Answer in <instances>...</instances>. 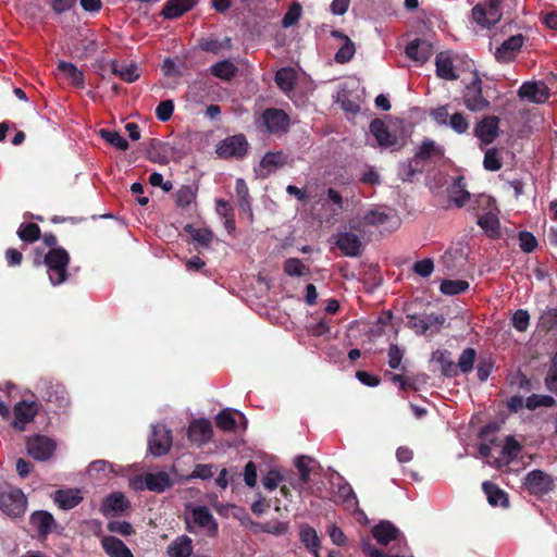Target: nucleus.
<instances>
[{
  "mask_svg": "<svg viewBox=\"0 0 557 557\" xmlns=\"http://www.w3.org/2000/svg\"><path fill=\"white\" fill-rule=\"evenodd\" d=\"M185 523L190 533L201 531L211 537L218 534V522L206 506L186 505Z\"/></svg>",
  "mask_w": 557,
  "mask_h": 557,
  "instance_id": "f257e3e1",
  "label": "nucleus"
},
{
  "mask_svg": "<svg viewBox=\"0 0 557 557\" xmlns=\"http://www.w3.org/2000/svg\"><path fill=\"white\" fill-rule=\"evenodd\" d=\"M69 260V253L63 248L51 249L45 256V263L48 267V275L52 285H59L65 282L67 277L66 268Z\"/></svg>",
  "mask_w": 557,
  "mask_h": 557,
  "instance_id": "f03ea898",
  "label": "nucleus"
},
{
  "mask_svg": "<svg viewBox=\"0 0 557 557\" xmlns=\"http://www.w3.org/2000/svg\"><path fill=\"white\" fill-rule=\"evenodd\" d=\"M462 101L466 108L473 112L490 108L491 103L483 95V83L478 72L473 73L472 81L466 85L462 92Z\"/></svg>",
  "mask_w": 557,
  "mask_h": 557,
  "instance_id": "7ed1b4c3",
  "label": "nucleus"
},
{
  "mask_svg": "<svg viewBox=\"0 0 557 557\" xmlns=\"http://www.w3.org/2000/svg\"><path fill=\"white\" fill-rule=\"evenodd\" d=\"M502 0H488L478 3L472 9L473 21L483 28L495 26L503 16Z\"/></svg>",
  "mask_w": 557,
  "mask_h": 557,
  "instance_id": "20e7f679",
  "label": "nucleus"
},
{
  "mask_svg": "<svg viewBox=\"0 0 557 557\" xmlns=\"http://www.w3.org/2000/svg\"><path fill=\"white\" fill-rule=\"evenodd\" d=\"M26 497L20 488L0 490V509L8 516L18 517L26 510Z\"/></svg>",
  "mask_w": 557,
  "mask_h": 557,
  "instance_id": "39448f33",
  "label": "nucleus"
},
{
  "mask_svg": "<svg viewBox=\"0 0 557 557\" xmlns=\"http://www.w3.org/2000/svg\"><path fill=\"white\" fill-rule=\"evenodd\" d=\"M260 119L270 134L285 133L289 128L290 119L282 109L268 108L262 112Z\"/></svg>",
  "mask_w": 557,
  "mask_h": 557,
  "instance_id": "423d86ee",
  "label": "nucleus"
},
{
  "mask_svg": "<svg viewBox=\"0 0 557 557\" xmlns=\"http://www.w3.org/2000/svg\"><path fill=\"white\" fill-rule=\"evenodd\" d=\"M332 500L344 505L347 509H355L358 499L351 486L338 474L336 481H331Z\"/></svg>",
  "mask_w": 557,
  "mask_h": 557,
  "instance_id": "0eeeda50",
  "label": "nucleus"
},
{
  "mask_svg": "<svg viewBox=\"0 0 557 557\" xmlns=\"http://www.w3.org/2000/svg\"><path fill=\"white\" fill-rule=\"evenodd\" d=\"M26 449L28 455L34 459L46 461L52 456L55 449V443L45 435H34L28 437Z\"/></svg>",
  "mask_w": 557,
  "mask_h": 557,
  "instance_id": "6e6552de",
  "label": "nucleus"
},
{
  "mask_svg": "<svg viewBox=\"0 0 557 557\" xmlns=\"http://www.w3.org/2000/svg\"><path fill=\"white\" fill-rule=\"evenodd\" d=\"M248 141L242 134L225 138L218 147L216 152L221 158H244L248 152Z\"/></svg>",
  "mask_w": 557,
  "mask_h": 557,
  "instance_id": "1a4fd4ad",
  "label": "nucleus"
},
{
  "mask_svg": "<svg viewBox=\"0 0 557 557\" xmlns=\"http://www.w3.org/2000/svg\"><path fill=\"white\" fill-rule=\"evenodd\" d=\"M172 445L171 431L161 424L152 425L149 449L153 456L165 455Z\"/></svg>",
  "mask_w": 557,
  "mask_h": 557,
  "instance_id": "9d476101",
  "label": "nucleus"
},
{
  "mask_svg": "<svg viewBox=\"0 0 557 557\" xmlns=\"http://www.w3.org/2000/svg\"><path fill=\"white\" fill-rule=\"evenodd\" d=\"M518 96L533 103H544L550 94L544 82H524L518 89Z\"/></svg>",
  "mask_w": 557,
  "mask_h": 557,
  "instance_id": "9b49d317",
  "label": "nucleus"
},
{
  "mask_svg": "<svg viewBox=\"0 0 557 557\" xmlns=\"http://www.w3.org/2000/svg\"><path fill=\"white\" fill-rule=\"evenodd\" d=\"M523 484L534 495L547 494L554 487V481L550 475L541 470H533L528 473Z\"/></svg>",
  "mask_w": 557,
  "mask_h": 557,
  "instance_id": "f8f14e48",
  "label": "nucleus"
},
{
  "mask_svg": "<svg viewBox=\"0 0 557 557\" xmlns=\"http://www.w3.org/2000/svg\"><path fill=\"white\" fill-rule=\"evenodd\" d=\"M524 42V36L517 34L506 39L495 51V59L500 63H509L516 59Z\"/></svg>",
  "mask_w": 557,
  "mask_h": 557,
  "instance_id": "ddd939ff",
  "label": "nucleus"
},
{
  "mask_svg": "<svg viewBox=\"0 0 557 557\" xmlns=\"http://www.w3.org/2000/svg\"><path fill=\"white\" fill-rule=\"evenodd\" d=\"M38 389L41 398L55 408L61 409L67 406V393L62 385L44 382L38 386Z\"/></svg>",
  "mask_w": 557,
  "mask_h": 557,
  "instance_id": "4468645a",
  "label": "nucleus"
},
{
  "mask_svg": "<svg viewBox=\"0 0 557 557\" xmlns=\"http://www.w3.org/2000/svg\"><path fill=\"white\" fill-rule=\"evenodd\" d=\"M499 117L488 115L483 117L474 128V135L484 145L492 144L499 135Z\"/></svg>",
  "mask_w": 557,
  "mask_h": 557,
  "instance_id": "2eb2a0df",
  "label": "nucleus"
},
{
  "mask_svg": "<svg viewBox=\"0 0 557 557\" xmlns=\"http://www.w3.org/2000/svg\"><path fill=\"white\" fill-rule=\"evenodd\" d=\"M444 156L445 148L443 146L432 139H424L414 153V161L418 160L424 165L425 162L441 160Z\"/></svg>",
  "mask_w": 557,
  "mask_h": 557,
  "instance_id": "dca6fc26",
  "label": "nucleus"
},
{
  "mask_svg": "<svg viewBox=\"0 0 557 557\" xmlns=\"http://www.w3.org/2000/svg\"><path fill=\"white\" fill-rule=\"evenodd\" d=\"M521 451V445L515 440L513 436L508 435L505 438V444L500 450L498 457L493 460H487V463L495 467L502 468L509 465Z\"/></svg>",
  "mask_w": 557,
  "mask_h": 557,
  "instance_id": "f3484780",
  "label": "nucleus"
},
{
  "mask_svg": "<svg viewBox=\"0 0 557 557\" xmlns=\"http://www.w3.org/2000/svg\"><path fill=\"white\" fill-rule=\"evenodd\" d=\"M432 53L433 47L425 39L417 38L408 42L406 46L407 57L421 64L426 62L431 58Z\"/></svg>",
  "mask_w": 557,
  "mask_h": 557,
  "instance_id": "a211bd4d",
  "label": "nucleus"
},
{
  "mask_svg": "<svg viewBox=\"0 0 557 557\" xmlns=\"http://www.w3.org/2000/svg\"><path fill=\"white\" fill-rule=\"evenodd\" d=\"M37 413L35 403L21 401L14 407L13 426L18 431H24L25 425L30 422Z\"/></svg>",
  "mask_w": 557,
  "mask_h": 557,
  "instance_id": "6ab92c4d",
  "label": "nucleus"
},
{
  "mask_svg": "<svg viewBox=\"0 0 557 557\" xmlns=\"http://www.w3.org/2000/svg\"><path fill=\"white\" fill-rule=\"evenodd\" d=\"M212 426L209 420L198 419L194 420L188 428V437L190 441L202 445L211 440Z\"/></svg>",
  "mask_w": 557,
  "mask_h": 557,
  "instance_id": "aec40b11",
  "label": "nucleus"
},
{
  "mask_svg": "<svg viewBox=\"0 0 557 557\" xmlns=\"http://www.w3.org/2000/svg\"><path fill=\"white\" fill-rule=\"evenodd\" d=\"M370 132L381 147L389 148L398 144L396 135L392 134L387 125L380 119L370 123Z\"/></svg>",
  "mask_w": 557,
  "mask_h": 557,
  "instance_id": "412c9836",
  "label": "nucleus"
},
{
  "mask_svg": "<svg viewBox=\"0 0 557 557\" xmlns=\"http://www.w3.org/2000/svg\"><path fill=\"white\" fill-rule=\"evenodd\" d=\"M196 0H166L160 15L166 20H175L190 11L196 5Z\"/></svg>",
  "mask_w": 557,
  "mask_h": 557,
  "instance_id": "4be33fe9",
  "label": "nucleus"
},
{
  "mask_svg": "<svg viewBox=\"0 0 557 557\" xmlns=\"http://www.w3.org/2000/svg\"><path fill=\"white\" fill-rule=\"evenodd\" d=\"M215 84L210 78H199L188 86V96L195 102H203L214 92Z\"/></svg>",
  "mask_w": 557,
  "mask_h": 557,
  "instance_id": "5701e85b",
  "label": "nucleus"
},
{
  "mask_svg": "<svg viewBox=\"0 0 557 557\" xmlns=\"http://www.w3.org/2000/svg\"><path fill=\"white\" fill-rule=\"evenodd\" d=\"M436 75L445 81H456L459 75L454 66L450 53L447 51L440 52L435 58Z\"/></svg>",
  "mask_w": 557,
  "mask_h": 557,
  "instance_id": "b1692460",
  "label": "nucleus"
},
{
  "mask_svg": "<svg viewBox=\"0 0 557 557\" xmlns=\"http://www.w3.org/2000/svg\"><path fill=\"white\" fill-rule=\"evenodd\" d=\"M236 417L239 418L243 423V428L245 429L247 424L245 416L242 412L232 409H224L216 416L215 422L218 428L224 432L235 431L237 425Z\"/></svg>",
  "mask_w": 557,
  "mask_h": 557,
  "instance_id": "393cba45",
  "label": "nucleus"
},
{
  "mask_svg": "<svg viewBox=\"0 0 557 557\" xmlns=\"http://www.w3.org/2000/svg\"><path fill=\"white\" fill-rule=\"evenodd\" d=\"M466 187V180L462 175L455 177L451 185L448 187L449 199L458 208L463 207L470 199V193Z\"/></svg>",
  "mask_w": 557,
  "mask_h": 557,
  "instance_id": "a878e982",
  "label": "nucleus"
},
{
  "mask_svg": "<svg viewBox=\"0 0 557 557\" xmlns=\"http://www.w3.org/2000/svg\"><path fill=\"white\" fill-rule=\"evenodd\" d=\"M299 539L314 557H320L321 541L314 528L308 524L300 525Z\"/></svg>",
  "mask_w": 557,
  "mask_h": 557,
  "instance_id": "bb28decb",
  "label": "nucleus"
},
{
  "mask_svg": "<svg viewBox=\"0 0 557 557\" xmlns=\"http://www.w3.org/2000/svg\"><path fill=\"white\" fill-rule=\"evenodd\" d=\"M478 224L492 240L504 238L499 220L496 214L487 212L479 216Z\"/></svg>",
  "mask_w": 557,
  "mask_h": 557,
  "instance_id": "cd10ccee",
  "label": "nucleus"
},
{
  "mask_svg": "<svg viewBox=\"0 0 557 557\" xmlns=\"http://www.w3.org/2000/svg\"><path fill=\"white\" fill-rule=\"evenodd\" d=\"M101 545L106 554L110 557H134L124 542L115 536H103Z\"/></svg>",
  "mask_w": 557,
  "mask_h": 557,
  "instance_id": "c85d7f7f",
  "label": "nucleus"
},
{
  "mask_svg": "<svg viewBox=\"0 0 557 557\" xmlns=\"http://www.w3.org/2000/svg\"><path fill=\"white\" fill-rule=\"evenodd\" d=\"M392 219L391 215L384 212L371 210L363 216L362 224L364 227H374L380 234H383L388 231Z\"/></svg>",
  "mask_w": 557,
  "mask_h": 557,
  "instance_id": "c756f323",
  "label": "nucleus"
},
{
  "mask_svg": "<svg viewBox=\"0 0 557 557\" xmlns=\"http://www.w3.org/2000/svg\"><path fill=\"white\" fill-rule=\"evenodd\" d=\"M82 499L83 497L79 490L75 488L59 490L54 493V502L64 510L76 507Z\"/></svg>",
  "mask_w": 557,
  "mask_h": 557,
  "instance_id": "7c9ffc66",
  "label": "nucleus"
},
{
  "mask_svg": "<svg viewBox=\"0 0 557 557\" xmlns=\"http://www.w3.org/2000/svg\"><path fill=\"white\" fill-rule=\"evenodd\" d=\"M372 534L380 544L387 545L398 537L399 530L389 521H382L372 529Z\"/></svg>",
  "mask_w": 557,
  "mask_h": 557,
  "instance_id": "2f4dec72",
  "label": "nucleus"
},
{
  "mask_svg": "<svg viewBox=\"0 0 557 557\" xmlns=\"http://www.w3.org/2000/svg\"><path fill=\"white\" fill-rule=\"evenodd\" d=\"M198 47L203 52L220 54L222 50L232 49V39L231 37H224L222 40L212 37L201 38L198 42Z\"/></svg>",
  "mask_w": 557,
  "mask_h": 557,
  "instance_id": "473e14b6",
  "label": "nucleus"
},
{
  "mask_svg": "<svg viewBox=\"0 0 557 557\" xmlns=\"http://www.w3.org/2000/svg\"><path fill=\"white\" fill-rule=\"evenodd\" d=\"M193 553V542L187 535H181L168 547L170 557H189Z\"/></svg>",
  "mask_w": 557,
  "mask_h": 557,
  "instance_id": "72a5a7b5",
  "label": "nucleus"
},
{
  "mask_svg": "<svg viewBox=\"0 0 557 557\" xmlns=\"http://www.w3.org/2000/svg\"><path fill=\"white\" fill-rule=\"evenodd\" d=\"M274 79L282 91L289 92L296 86V71L292 67H282L276 72Z\"/></svg>",
  "mask_w": 557,
  "mask_h": 557,
  "instance_id": "f704fd0d",
  "label": "nucleus"
},
{
  "mask_svg": "<svg viewBox=\"0 0 557 557\" xmlns=\"http://www.w3.org/2000/svg\"><path fill=\"white\" fill-rule=\"evenodd\" d=\"M173 485L170 474L165 471L148 473V490L156 493H162Z\"/></svg>",
  "mask_w": 557,
  "mask_h": 557,
  "instance_id": "c9c22d12",
  "label": "nucleus"
},
{
  "mask_svg": "<svg viewBox=\"0 0 557 557\" xmlns=\"http://www.w3.org/2000/svg\"><path fill=\"white\" fill-rule=\"evenodd\" d=\"M235 191L238 199L239 209L248 213L252 219V208L248 186L244 178H237L235 182Z\"/></svg>",
  "mask_w": 557,
  "mask_h": 557,
  "instance_id": "e433bc0d",
  "label": "nucleus"
},
{
  "mask_svg": "<svg viewBox=\"0 0 557 557\" xmlns=\"http://www.w3.org/2000/svg\"><path fill=\"white\" fill-rule=\"evenodd\" d=\"M313 462H314V460L309 456L302 455V456H299L296 458L295 466L299 472L300 483L298 485L292 483V485L295 488L301 490L302 485L310 481V474L312 472L311 463H313Z\"/></svg>",
  "mask_w": 557,
  "mask_h": 557,
  "instance_id": "4c0bfd02",
  "label": "nucleus"
},
{
  "mask_svg": "<svg viewBox=\"0 0 557 557\" xmlns=\"http://www.w3.org/2000/svg\"><path fill=\"white\" fill-rule=\"evenodd\" d=\"M482 488L487 496V500L492 506H503L506 507L508 505L507 494L502 491L497 485L491 482H484L482 484Z\"/></svg>",
  "mask_w": 557,
  "mask_h": 557,
  "instance_id": "58836bf2",
  "label": "nucleus"
},
{
  "mask_svg": "<svg viewBox=\"0 0 557 557\" xmlns=\"http://www.w3.org/2000/svg\"><path fill=\"white\" fill-rule=\"evenodd\" d=\"M210 72L218 78L231 81L237 74V67L232 61L222 60L211 65Z\"/></svg>",
  "mask_w": 557,
  "mask_h": 557,
  "instance_id": "ea45409f",
  "label": "nucleus"
},
{
  "mask_svg": "<svg viewBox=\"0 0 557 557\" xmlns=\"http://www.w3.org/2000/svg\"><path fill=\"white\" fill-rule=\"evenodd\" d=\"M58 70L63 73L75 87H84V73L71 62L60 61Z\"/></svg>",
  "mask_w": 557,
  "mask_h": 557,
  "instance_id": "a19ab883",
  "label": "nucleus"
},
{
  "mask_svg": "<svg viewBox=\"0 0 557 557\" xmlns=\"http://www.w3.org/2000/svg\"><path fill=\"white\" fill-rule=\"evenodd\" d=\"M30 523L40 534L45 535L51 531L54 519L52 515L47 511H37L32 515Z\"/></svg>",
  "mask_w": 557,
  "mask_h": 557,
  "instance_id": "79ce46f5",
  "label": "nucleus"
},
{
  "mask_svg": "<svg viewBox=\"0 0 557 557\" xmlns=\"http://www.w3.org/2000/svg\"><path fill=\"white\" fill-rule=\"evenodd\" d=\"M18 238L24 242L32 244L41 237V230L38 224L33 222L22 223L16 232Z\"/></svg>",
  "mask_w": 557,
  "mask_h": 557,
  "instance_id": "37998d69",
  "label": "nucleus"
},
{
  "mask_svg": "<svg viewBox=\"0 0 557 557\" xmlns=\"http://www.w3.org/2000/svg\"><path fill=\"white\" fill-rule=\"evenodd\" d=\"M111 71L114 75H119L120 78L126 83H134L139 78V72L136 64L120 66L116 61H113L111 64Z\"/></svg>",
  "mask_w": 557,
  "mask_h": 557,
  "instance_id": "c03bdc74",
  "label": "nucleus"
},
{
  "mask_svg": "<svg viewBox=\"0 0 557 557\" xmlns=\"http://www.w3.org/2000/svg\"><path fill=\"white\" fill-rule=\"evenodd\" d=\"M184 231L190 236V238L197 244H210L214 239L213 232L208 227H195L191 224H187Z\"/></svg>",
  "mask_w": 557,
  "mask_h": 557,
  "instance_id": "a18cd8bd",
  "label": "nucleus"
},
{
  "mask_svg": "<svg viewBox=\"0 0 557 557\" xmlns=\"http://www.w3.org/2000/svg\"><path fill=\"white\" fill-rule=\"evenodd\" d=\"M128 507V502L122 493H113L106 498L104 513L122 512Z\"/></svg>",
  "mask_w": 557,
  "mask_h": 557,
  "instance_id": "49530a36",
  "label": "nucleus"
},
{
  "mask_svg": "<svg viewBox=\"0 0 557 557\" xmlns=\"http://www.w3.org/2000/svg\"><path fill=\"white\" fill-rule=\"evenodd\" d=\"M99 135L108 144L115 147L119 150L125 151L128 149V141L116 131L101 128Z\"/></svg>",
  "mask_w": 557,
  "mask_h": 557,
  "instance_id": "de8ad7c7",
  "label": "nucleus"
},
{
  "mask_svg": "<svg viewBox=\"0 0 557 557\" xmlns=\"http://www.w3.org/2000/svg\"><path fill=\"white\" fill-rule=\"evenodd\" d=\"M197 186L193 185H183L176 191L175 202L177 207L187 208L189 207L196 199L197 196Z\"/></svg>",
  "mask_w": 557,
  "mask_h": 557,
  "instance_id": "09e8293b",
  "label": "nucleus"
},
{
  "mask_svg": "<svg viewBox=\"0 0 557 557\" xmlns=\"http://www.w3.org/2000/svg\"><path fill=\"white\" fill-rule=\"evenodd\" d=\"M469 288V283L463 280H444L440 285V290L444 295L454 296L465 293Z\"/></svg>",
  "mask_w": 557,
  "mask_h": 557,
  "instance_id": "8fccbe9b",
  "label": "nucleus"
},
{
  "mask_svg": "<svg viewBox=\"0 0 557 557\" xmlns=\"http://www.w3.org/2000/svg\"><path fill=\"white\" fill-rule=\"evenodd\" d=\"M424 170V165L421 164L418 160L414 161V156L407 160L406 162H403L400 164V172L399 174L403 177V181L411 182L413 176L417 173H421Z\"/></svg>",
  "mask_w": 557,
  "mask_h": 557,
  "instance_id": "3c124183",
  "label": "nucleus"
},
{
  "mask_svg": "<svg viewBox=\"0 0 557 557\" xmlns=\"http://www.w3.org/2000/svg\"><path fill=\"white\" fill-rule=\"evenodd\" d=\"M555 405L556 400L549 395L532 394L525 398V408L530 410H535L539 407H554Z\"/></svg>",
  "mask_w": 557,
  "mask_h": 557,
  "instance_id": "603ef678",
  "label": "nucleus"
},
{
  "mask_svg": "<svg viewBox=\"0 0 557 557\" xmlns=\"http://www.w3.org/2000/svg\"><path fill=\"white\" fill-rule=\"evenodd\" d=\"M285 164V156L282 151L267 152L260 161V166L267 170L282 168Z\"/></svg>",
  "mask_w": 557,
  "mask_h": 557,
  "instance_id": "864d4df0",
  "label": "nucleus"
},
{
  "mask_svg": "<svg viewBox=\"0 0 557 557\" xmlns=\"http://www.w3.org/2000/svg\"><path fill=\"white\" fill-rule=\"evenodd\" d=\"M475 356L476 352L473 348H466L458 359L457 369H459L462 373L472 371Z\"/></svg>",
  "mask_w": 557,
  "mask_h": 557,
  "instance_id": "5fc2aeb1",
  "label": "nucleus"
},
{
  "mask_svg": "<svg viewBox=\"0 0 557 557\" xmlns=\"http://www.w3.org/2000/svg\"><path fill=\"white\" fill-rule=\"evenodd\" d=\"M539 326L545 331H552L557 327V308H547L542 312Z\"/></svg>",
  "mask_w": 557,
  "mask_h": 557,
  "instance_id": "6e6d98bb",
  "label": "nucleus"
},
{
  "mask_svg": "<svg viewBox=\"0 0 557 557\" xmlns=\"http://www.w3.org/2000/svg\"><path fill=\"white\" fill-rule=\"evenodd\" d=\"M483 166L485 170L491 172H496L502 169L503 163L498 157V150L496 148H491L485 152Z\"/></svg>",
  "mask_w": 557,
  "mask_h": 557,
  "instance_id": "4d7b16f0",
  "label": "nucleus"
},
{
  "mask_svg": "<svg viewBox=\"0 0 557 557\" xmlns=\"http://www.w3.org/2000/svg\"><path fill=\"white\" fill-rule=\"evenodd\" d=\"M447 125H449V127L459 135L466 134L470 126L469 121L461 112H456L450 115Z\"/></svg>",
  "mask_w": 557,
  "mask_h": 557,
  "instance_id": "13d9d810",
  "label": "nucleus"
},
{
  "mask_svg": "<svg viewBox=\"0 0 557 557\" xmlns=\"http://www.w3.org/2000/svg\"><path fill=\"white\" fill-rule=\"evenodd\" d=\"M437 362L441 364L442 372L446 376H455L457 374V364L451 360L448 351L438 352Z\"/></svg>",
  "mask_w": 557,
  "mask_h": 557,
  "instance_id": "bf43d9fd",
  "label": "nucleus"
},
{
  "mask_svg": "<svg viewBox=\"0 0 557 557\" xmlns=\"http://www.w3.org/2000/svg\"><path fill=\"white\" fill-rule=\"evenodd\" d=\"M301 12H302V8L300 5V3L298 2H295L293 3L287 12L285 13L283 20H282V26L285 27V28H288L293 25H295L300 16H301Z\"/></svg>",
  "mask_w": 557,
  "mask_h": 557,
  "instance_id": "052dcab7",
  "label": "nucleus"
},
{
  "mask_svg": "<svg viewBox=\"0 0 557 557\" xmlns=\"http://www.w3.org/2000/svg\"><path fill=\"white\" fill-rule=\"evenodd\" d=\"M355 52V44L350 39H347L335 53V61L341 64L347 63L352 59Z\"/></svg>",
  "mask_w": 557,
  "mask_h": 557,
  "instance_id": "680f3d73",
  "label": "nucleus"
},
{
  "mask_svg": "<svg viewBox=\"0 0 557 557\" xmlns=\"http://www.w3.org/2000/svg\"><path fill=\"white\" fill-rule=\"evenodd\" d=\"M284 271L289 276H302L307 274V268L296 258H290L285 261Z\"/></svg>",
  "mask_w": 557,
  "mask_h": 557,
  "instance_id": "e2e57ef3",
  "label": "nucleus"
},
{
  "mask_svg": "<svg viewBox=\"0 0 557 557\" xmlns=\"http://www.w3.org/2000/svg\"><path fill=\"white\" fill-rule=\"evenodd\" d=\"M174 112L173 100H163L156 108V116L161 122H168Z\"/></svg>",
  "mask_w": 557,
  "mask_h": 557,
  "instance_id": "0e129e2a",
  "label": "nucleus"
},
{
  "mask_svg": "<svg viewBox=\"0 0 557 557\" xmlns=\"http://www.w3.org/2000/svg\"><path fill=\"white\" fill-rule=\"evenodd\" d=\"M257 531L274 534V535H282L287 531V524L284 522H275V523H255Z\"/></svg>",
  "mask_w": 557,
  "mask_h": 557,
  "instance_id": "69168bd1",
  "label": "nucleus"
},
{
  "mask_svg": "<svg viewBox=\"0 0 557 557\" xmlns=\"http://www.w3.org/2000/svg\"><path fill=\"white\" fill-rule=\"evenodd\" d=\"M530 324V314L527 310L519 309L512 315V325L519 332L528 330Z\"/></svg>",
  "mask_w": 557,
  "mask_h": 557,
  "instance_id": "338daca9",
  "label": "nucleus"
},
{
  "mask_svg": "<svg viewBox=\"0 0 557 557\" xmlns=\"http://www.w3.org/2000/svg\"><path fill=\"white\" fill-rule=\"evenodd\" d=\"M282 481L283 476L276 470L269 471L267 475L262 478V484L269 491L275 490Z\"/></svg>",
  "mask_w": 557,
  "mask_h": 557,
  "instance_id": "774afa93",
  "label": "nucleus"
}]
</instances>
